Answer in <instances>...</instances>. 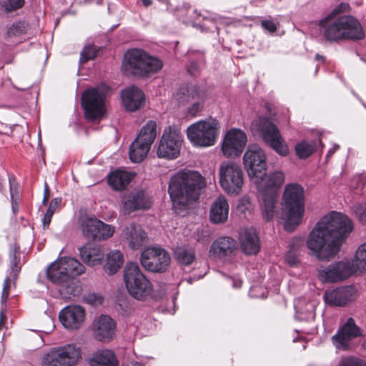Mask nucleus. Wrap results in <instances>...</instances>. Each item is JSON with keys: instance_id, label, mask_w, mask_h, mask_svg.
<instances>
[{"instance_id": "obj_15", "label": "nucleus", "mask_w": 366, "mask_h": 366, "mask_svg": "<svg viewBox=\"0 0 366 366\" xmlns=\"http://www.w3.org/2000/svg\"><path fill=\"white\" fill-rule=\"evenodd\" d=\"M357 272L354 265L349 260H340L330 264L327 267L318 269L321 281L338 282L343 281Z\"/></svg>"}, {"instance_id": "obj_20", "label": "nucleus", "mask_w": 366, "mask_h": 366, "mask_svg": "<svg viewBox=\"0 0 366 366\" xmlns=\"http://www.w3.org/2000/svg\"><path fill=\"white\" fill-rule=\"evenodd\" d=\"M50 272V276H47V278L53 284L57 285L58 292L62 299L70 300L72 297H76L81 293V287L74 278L66 274L57 277V273Z\"/></svg>"}, {"instance_id": "obj_52", "label": "nucleus", "mask_w": 366, "mask_h": 366, "mask_svg": "<svg viewBox=\"0 0 366 366\" xmlns=\"http://www.w3.org/2000/svg\"><path fill=\"white\" fill-rule=\"evenodd\" d=\"M61 202V198L56 197V198L53 199L51 201L49 206L46 212L49 213V214H51L53 215Z\"/></svg>"}, {"instance_id": "obj_33", "label": "nucleus", "mask_w": 366, "mask_h": 366, "mask_svg": "<svg viewBox=\"0 0 366 366\" xmlns=\"http://www.w3.org/2000/svg\"><path fill=\"white\" fill-rule=\"evenodd\" d=\"M124 237L129 241V247L132 249L139 248L147 237L146 233L139 226L131 224L124 228L122 231Z\"/></svg>"}, {"instance_id": "obj_39", "label": "nucleus", "mask_w": 366, "mask_h": 366, "mask_svg": "<svg viewBox=\"0 0 366 366\" xmlns=\"http://www.w3.org/2000/svg\"><path fill=\"white\" fill-rule=\"evenodd\" d=\"M174 257L183 265H189L195 260V252L192 247H179L174 250Z\"/></svg>"}, {"instance_id": "obj_18", "label": "nucleus", "mask_w": 366, "mask_h": 366, "mask_svg": "<svg viewBox=\"0 0 366 366\" xmlns=\"http://www.w3.org/2000/svg\"><path fill=\"white\" fill-rule=\"evenodd\" d=\"M50 272L57 273V277L66 276L73 278L84 272V266L77 259L72 257H63L51 263L46 269V276H50Z\"/></svg>"}, {"instance_id": "obj_62", "label": "nucleus", "mask_w": 366, "mask_h": 366, "mask_svg": "<svg viewBox=\"0 0 366 366\" xmlns=\"http://www.w3.org/2000/svg\"><path fill=\"white\" fill-rule=\"evenodd\" d=\"M142 2L145 7H148L152 4V0H142Z\"/></svg>"}, {"instance_id": "obj_8", "label": "nucleus", "mask_w": 366, "mask_h": 366, "mask_svg": "<svg viewBox=\"0 0 366 366\" xmlns=\"http://www.w3.org/2000/svg\"><path fill=\"white\" fill-rule=\"evenodd\" d=\"M252 127L260 134L264 142L282 157L289 154V147L276 125L268 118L260 117L252 122Z\"/></svg>"}, {"instance_id": "obj_28", "label": "nucleus", "mask_w": 366, "mask_h": 366, "mask_svg": "<svg viewBox=\"0 0 366 366\" xmlns=\"http://www.w3.org/2000/svg\"><path fill=\"white\" fill-rule=\"evenodd\" d=\"M354 287L351 285L340 287L325 294V302L335 306H344L352 300Z\"/></svg>"}, {"instance_id": "obj_45", "label": "nucleus", "mask_w": 366, "mask_h": 366, "mask_svg": "<svg viewBox=\"0 0 366 366\" xmlns=\"http://www.w3.org/2000/svg\"><path fill=\"white\" fill-rule=\"evenodd\" d=\"M96 53L97 50L93 46H86L84 48L83 51L81 52V56L79 60L80 63L84 64L87 62L89 60L94 59L96 57Z\"/></svg>"}, {"instance_id": "obj_64", "label": "nucleus", "mask_w": 366, "mask_h": 366, "mask_svg": "<svg viewBox=\"0 0 366 366\" xmlns=\"http://www.w3.org/2000/svg\"><path fill=\"white\" fill-rule=\"evenodd\" d=\"M193 26H194V27L199 29L201 31H204V30L203 24H193Z\"/></svg>"}, {"instance_id": "obj_54", "label": "nucleus", "mask_w": 366, "mask_h": 366, "mask_svg": "<svg viewBox=\"0 0 366 366\" xmlns=\"http://www.w3.org/2000/svg\"><path fill=\"white\" fill-rule=\"evenodd\" d=\"M357 216L358 217L360 222H366V204L360 205L357 208L355 211Z\"/></svg>"}, {"instance_id": "obj_1", "label": "nucleus", "mask_w": 366, "mask_h": 366, "mask_svg": "<svg viewBox=\"0 0 366 366\" xmlns=\"http://www.w3.org/2000/svg\"><path fill=\"white\" fill-rule=\"evenodd\" d=\"M352 229V221L344 214L333 211L324 216L307 237L310 255L320 261L334 258Z\"/></svg>"}, {"instance_id": "obj_12", "label": "nucleus", "mask_w": 366, "mask_h": 366, "mask_svg": "<svg viewBox=\"0 0 366 366\" xmlns=\"http://www.w3.org/2000/svg\"><path fill=\"white\" fill-rule=\"evenodd\" d=\"M219 183L228 194H238L243 185V173L241 167L233 161L222 162L219 169Z\"/></svg>"}, {"instance_id": "obj_40", "label": "nucleus", "mask_w": 366, "mask_h": 366, "mask_svg": "<svg viewBox=\"0 0 366 366\" xmlns=\"http://www.w3.org/2000/svg\"><path fill=\"white\" fill-rule=\"evenodd\" d=\"M352 24H330L325 28V38L330 41L343 39L344 26H352Z\"/></svg>"}, {"instance_id": "obj_9", "label": "nucleus", "mask_w": 366, "mask_h": 366, "mask_svg": "<svg viewBox=\"0 0 366 366\" xmlns=\"http://www.w3.org/2000/svg\"><path fill=\"white\" fill-rule=\"evenodd\" d=\"M81 358L79 347L68 344L50 350L41 357V366H74Z\"/></svg>"}, {"instance_id": "obj_19", "label": "nucleus", "mask_w": 366, "mask_h": 366, "mask_svg": "<svg viewBox=\"0 0 366 366\" xmlns=\"http://www.w3.org/2000/svg\"><path fill=\"white\" fill-rule=\"evenodd\" d=\"M361 335V329L355 324L354 319L350 317L332 337V341L337 349L345 350L350 340Z\"/></svg>"}, {"instance_id": "obj_2", "label": "nucleus", "mask_w": 366, "mask_h": 366, "mask_svg": "<svg viewBox=\"0 0 366 366\" xmlns=\"http://www.w3.org/2000/svg\"><path fill=\"white\" fill-rule=\"evenodd\" d=\"M206 182L199 172L183 169L173 175L169 182L168 192L176 209L186 208L199 199Z\"/></svg>"}, {"instance_id": "obj_51", "label": "nucleus", "mask_w": 366, "mask_h": 366, "mask_svg": "<svg viewBox=\"0 0 366 366\" xmlns=\"http://www.w3.org/2000/svg\"><path fill=\"white\" fill-rule=\"evenodd\" d=\"M285 262L290 266L293 267L298 264L299 258L293 251H289L285 255Z\"/></svg>"}, {"instance_id": "obj_31", "label": "nucleus", "mask_w": 366, "mask_h": 366, "mask_svg": "<svg viewBox=\"0 0 366 366\" xmlns=\"http://www.w3.org/2000/svg\"><path fill=\"white\" fill-rule=\"evenodd\" d=\"M179 104H185L193 100H203L206 98L205 92L199 86L193 85L182 86L176 94Z\"/></svg>"}, {"instance_id": "obj_17", "label": "nucleus", "mask_w": 366, "mask_h": 366, "mask_svg": "<svg viewBox=\"0 0 366 366\" xmlns=\"http://www.w3.org/2000/svg\"><path fill=\"white\" fill-rule=\"evenodd\" d=\"M81 230L85 237L93 240H103L111 237L114 232V227L105 224L96 217H86L81 224Z\"/></svg>"}, {"instance_id": "obj_21", "label": "nucleus", "mask_w": 366, "mask_h": 366, "mask_svg": "<svg viewBox=\"0 0 366 366\" xmlns=\"http://www.w3.org/2000/svg\"><path fill=\"white\" fill-rule=\"evenodd\" d=\"M122 203L124 212L127 214L137 210L148 209L152 206L149 196L144 191L125 193Z\"/></svg>"}, {"instance_id": "obj_22", "label": "nucleus", "mask_w": 366, "mask_h": 366, "mask_svg": "<svg viewBox=\"0 0 366 366\" xmlns=\"http://www.w3.org/2000/svg\"><path fill=\"white\" fill-rule=\"evenodd\" d=\"M237 249L236 240L229 237H220L215 239L209 248V256L214 259L226 261Z\"/></svg>"}, {"instance_id": "obj_27", "label": "nucleus", "mask_w": 366, "mask_h": 366, "mask_svg": "<svg viewBox=\"0 0 366 366\" xmlns=\"http://www.w3.org/2000/svg\"><path fill=\"white\" fill-rule=\"evenodd\" d=\"M351 7L349 4L342 2L335 6L325 18L317 23H359L357 20L350 14Z\"/></svg>"}, {"instance_id": "obj_58", "label": "nucleus", "mask_w": 366, "mask_h": 366, "mask_svg": "<svg viewBox=\"0 0 366 366\" xmlns=\"http://www.w3.org/2000/svg\"><path fill=\"white\" fill-rule=\"evenodd\" d=\"M52 214H49V213L46 212L45 214H44V217L42 219V223H43V226H44V228H48L49 224H50V222H51V217H52Z\"/></svg>"}, {"instance_id": "obj_50", "label": "nucleus", "mask_w": 366, "mask_h": 366, "mask_svg": "<svg viewBox=\"0 0 366 366\" xmlns=\"http://www.w3.org/2000/svg\"><path fill=\"white\" fill-rule=\"evenodd\" d=\"M9 181L11 199H13L14 198L16 197H19V184L15 181L14 177H9Z\"/></svg>"}, {"instance_id": "obj_43", "label": "nucleus", "mask_w": 366, "mask_h": 366, "mask_svg": "<svg viewBox=\"0 0 366 366\" xmlns=\"http://www.w3.org/2000/svg\"><path fill=\"white\" fill-rule=\"evenodd\" d=\"M296 317L300 320L311 321L315 320V305L313 302H307L305 309L301 308L296 312Z\"/></svg>"}, {"instance_id": "obj_11", "label": "nucleus", "mask_w": 366, "mask_h": 366, "mask_svg": "<svg viewBox=\"0 0 366 366\" xmlns=\"http://www.w3.org/2000/svg\"><path fill=\"white\" fill-rule=\"evenodd\" d=\"M106 94L99 87L85 90L81 94V106L85 118L91 122L100 119L105 112Z\"/></svg>"}, {"instance_id": "obj_60", "label": "nucleus", "mask_w": 366, "mask_h": 366, "mask_svg": "<svg viewBox=\"0 0 366 366\" xmlns=\"http://www.w3.org/2000/svg\"><path fill=\"white\" fill-rule=\"evenodd\" d=\"M16 31H17L16 25L12 24L7 31L8 36L15 35Z\"/></svg>"}, {"instance_id": "obj_24", "label": "nucleus", "mask_w": 366, "mask_h": 366, "mask_svg": "<svg viewBox=\"0 0 366 366\" xmlns=\"http://www.w3.org/2000/svg\"><path fill=\"white\" fill-rule=\"evenodd\" d=\"M116 329L115 321L108 315H102L94 323V337L98 341L108 342L114 338Z\"/></svg>"}, {"instance_id": "obj_16", "label": "nucleus", "mask_w": 366, "mask_h": 366, "mask_svg": "<svg viewBox=\"0 0 366 366\" xmlns=\"http://www.w3.org/2000/svg\"><path fill=\"white\" fill-rule=\"evenodd\" d=\"M247 142L244 132L239 129H231L225 134L221 150L227 158H235L242 153Z\"/></svg>"}, {"instance_id": "obj_53", "label": "nucleus", "mask_w": 366, "mask_h": 366, "mask_svg": "<svg viewBox=\"0 0 366 366\" xmlns=\"http://www.w3.org/2000/svg\"><path fill=\"white\" fill-rule=\"evenodd\" d=\"M86 301L93 305H100L102 303V297L95 294H89L86 296Z\"/></svg>"}, {"instance_id": "obj_10", "label": "nucleus", "mask_w": 366, "mask_h": 366, "mask_svg": "<svg viewBox=\"0 0 366 366\" xmlns=\"http://www.w3.org/2000/svg\"><path fill=\"white\" fill-rule=\"evenodd\" d=\"M243 164L249 177L255 183L266 174L267 157L264 151L257 145H249L244 156Z\"/></svg>"}, {"instance_id": "obj_49", "label": "nucleus", "mask_w": 366, "mask_h": 366, "mask_svg": "<svg viewBox=\"0 0 366 366\" xmlns=\"http://www.w3.org/2000/svg\"><path fill=\"white\" fill-rule=\"evenodd\" d=\"M11 280L10 277H6L4 282V286L2 289V293L1 297V303H4L6 302L9 295V290L11 287Z\"/></svg>"}, {"instance_id": "obj_38", "label": "nucleus", "mask_w": 366, "mask_h": 366, "mask_svg": "<svg viewBox=\"0 0 366 366\" xmlns=\"http://www.w3.org/2000/svg\"><path fill=\"white\" fill-rule=\"evenodd\" d=\"M317 143L321 144V141H302L295 146L296 154L300 159H306L309 157L316 151Z\"/></svg>"}, {"instance_id": "obj_34", "label": "nucleus", "mask_w": 366, "mask_h": 366, "mask_svg": "<svg viewBox=\"0 0 366 366\" xmlns=\"http://www.w3.org/2000/svg\"><path fill=\"white\" fill-rule=\"evenodd\" d=\"M124 255L119 250H113L107 254L106 262L103 269L109 275H112L122 267L124 264Z\"/></svg>"}, {"instance_id": "obj_14", "label": "nucleus", "mask_w": 366, "mask_h": 366, "mask_svg": "<svg viewBox=\"0 0 366 366\" xmlns=\"http://www.w3.org/2000/svg\"><path fill=\"white\" fill-rule=\"evenodd\" d=\"M183 137L179 129L169 127L162 136L157 149L159 158L173 159L179 155Z\"/></svg>"}, {"instance_id": "obj_26", "label": "nucleus", "mask_w": 366, "mask_h": 366, "mask_svg": "<svg viewBox=\"0 0 366 366\" xmlns=\"http://www.w3.org/2000/svg\"><path fill=\"white\" fill-rule=\"evenodd\" d=\"M123 106L129 112H134L141 108L145 100L143 92L136 86H129L121 92Z\"/></svg>"}, {"instance_id": "obj_37", "label": "nucleus", "mask_w": 366, "mask_h": 366, "mask_svg": "<svg viewBox=\"0 0 366 366\" xmlns=\"http://www.w3.org/2000/svg\"><path fill=\"white\" fill-rule=\"evenodd\" d=\"M157 136V123L154 121H149L144 125L135 139L145 143L151 147Z\"/></svg>"}, {"instance_id": "obj_35", "label": "nucleus", "mask_w": 366, "mask_h": 366, "mask_svg": "<svg viewBox=\"0 0 366 366\" xmlns=\"http://www.w3.org/2000/svg\"><path fill=\"white\" fill-rule=\"evenodd\" d=\"M91 366H117L118 360L114 353L109 350L96 352L90 360Z\"/></svg>"}, {"instance_id": "obj_13", "label": "nucleus", "mask_w": 366, "mask_h": 366, "mask_svg": "<svg viewBox=\"0 0 366 366\" xmlns=\"http://www.w3.org/2000/svg\"><path fill=\"white\" fill-rule=\"evenodd\" d=\"M142 266L147 271L156 273L165 272L170 264L169 254L163 248L152 247L144 249L141 254Z\"/></svg>"}, {"instance_id": "obj_3", "label": "nucleus", "mask_w": 366, "mask_h": 366, "mask_svg": "<svg viewBox=\"0 0 366 366\" xmlns=\"http://www.w3.org/2000/svg\"><path fill=\"white\" fill-rule=\"evenodd\" d=\"M284 227L287 232H292L299 225L304 214V189L298 184H287L283 194Z\"/></svg>"}, {"instance_id": "obj_59", "label": "nucleus", "mask_w": 366, "mask_h": 366, "mask_svg": "<svg viewBox=\"0 0 366 366\" xmlns=\"http://www.w3.org/2000/svg\"><path fill=\"white\" fill-rule=\"evenodd\" d=\"M19 197L14 198L11 199V208L14 213H16L18 211L19 203H18Z\"/></svg>"}, {"instance_id": "obj_47", "label": "nucleus", "mask_w": 366, "mask_h": 366, "mask_svg": "<svg viewBox=\"0 0 366 366\" xmlns=\"http://www.w3.org/2000/svg\"><path fill=\"white\" fill-rule=\"evenodd\" d=\"M339 366H366V364L359 358L347 357L340 361Z\"/></svg>"}, {"instance_id": "obj_6", "label": "nucleus", "mask_w": 366, "mask_h": 366, "mask_svg": "<svg viewBox=\"0 0 366 366\" xmlns=\"http://www.w3.org/2000/svg\"><path fill=\"white\" fill-rule=\"evenodd\" d=\"M124 280L129 294L138 300H144L152 294V285L137 263L126 264Z\"/></svg>"}, {"instance_id": "obj_30", "label": "nucleus", "mask_w": 366, "mask_h": 366, "mask_svg": "<svg viewBox=\"0 0 366 366\" xmlns=\"http://www.w3.org/2000/svg\"><path fill=\"white\" fill-rule=\"evenodd\" d=\"M229 215V204L224 197H217L212 204L209 210V220L218 224L227 222Z\"/></svg>"}, {"instance_id": "obj_4", "label": "nucleus", "mask_w": 366, "mask_h": 366, "mask_svg": "<svg viewBox=\"0 0 366 366\" xmlns=\"http://www.w3.org/2000/svg\"><path fill=\"white\" fill-rule=\"evenodd\" d=\"M163 66L162 61L140 49H129L124 54L122 67L128 74L139 77L148 76Z\"/></svg>"}, {"instance_id": "obj_5", "label": "nucleus", "mask_w": 366, "mask_h": 366, "mask_svg": "<svg viewBox=\"0 0 366 366\" xmlns=\"http://www.w3.org/2000/svg\"><path fill=\"white\" fill-rule=\"evenodd\" d=\"M264 177L265 178L262 177L256 184L262 197L261 210L263 217L270 221L275 213L278 191L285 182V174L282 171H275Z\"/></svg>"}, {"instance_id": "obj_63", "label": "nucleus", "mask_w": 366, "mask_h": 366, "mask_svg": "<svg viewBox=\"0 0 366 366\" xmlns=\"http://www.w3.org/2000/svg\"><path fill=\"white\" fill-rule=\"evenodd\" d=\"M4 319H5V316L4 315L3 310H0V327L3 324Z\"/></svg>"}, {"instance_id": "obj_61", "label": "nucleus", "mask_w": 366, "mask_h": 366, "mask_svg": "<svg viewBox=\"0 0 366 366\" xmlns=\"http://www.w3.org/2000/svg\"><path fill=\"white\" fill-rule=\"evenodd\" d=\"M338 149H339V146L338 145H335L333 147V148L330 149L328 151L327 154V158L330 157L335 152V151H337Z\"/></svg>"}, {"instance_id": "obj_25", "label": "nucleus", "mask_w": 366, "mask_h": 366, "mask_svg": "<svg viewBox=\"0 0 366 366\" xmlns=\"http://www.w3.org/2000/svg\"><path fill=\"white\" fill-rule=\"evenodd\" d=\"M239 242L242 252L247 255H255L260 250V239L253 228L242 229Z\"/></svg>"}, {"instance_id": "obj_55", "label": "nucleus", "mask_w": 366, "mask_h": 366, "mask_svg": "<svg viewBox=\"0 0 366 366\" xmlns=\"http://www.w3.org/2000/svg\"><path fill=\"white\" fill-rule=\"evenodd\" d=\"M21 269V267L19 264H11V272H10V278L14 281V284H15V281L18 278L19 272Z\"/></svg>"}, {"instance_id": "obj_36", "label": "nucleus", "mask_w": 366, "mask_h": 366, "mask_svg": "<svg viewBox=\"0 0 366 366\" xmlns=\"http://www.w3.org/2000/svg\"><path fill=\"white\" fill-rule=\"evenodd\" d=\"M150 147L146 145L141 141L135 139L131 144L129 149V158L132 162H141L147 157Z\"/></svg>"}, {"instance_id": "obj_46", "label": "nucleus", "mask_w": 366, "mask_h": 366, "mask_svg": "<svg viewBox=\"0 0 366 366\" xmlns=\"http://www.w3.org/2000/svg\"><path fill=\"white\" fill-rule=\"evenodd\" d=\"M20 248L16 243L10 244L9 259L11 264H19L20 262Z\"/></svg>"}, {"instance_id": "obj_44", "label": "nucleus", "mask_w": 366, "mask_h": 366, "mask_svg": "<svg viewBox=\"0 0 366 366\" xmlns=\"http://www.w3.org/2000/svg\"><path fill=\"white\" fill-rule=\"evenodd\" d=\"M24 3V0H0V4L7 12L22 8Z\"/></svg>"}, {"instance_id": "obj_29", "label": "nucleus", "mask_w": 366, "mask_h": 366, "mask_svg": "<svg viewBox=\"0 0 366 366\" xmlns=\"http://www.w3.org/2000/svg\"><path fill=\"white\" fill-rule=\"evenodd\" d=\"M79 250L81 259L87 265L95 266L102 264L104 255L99 245L86 243Z\"/></svg>"}, {"instance_id": "obj_48", "label": "nucleus", "mask_w": 366, "mask_h": 366, "mask_svg": "<svg viewBox=\"0 0 366 366\" xmlns=\"http://www.w3.org/2000/svg\"><path fill=\"white\" fill-rule=\"evenodd\" d=\"M196 102L187 109V114L190 117H195L203 108V100H195Z\"/></svg>"}, {"instance_id": "obj_57", "label": "nucleus", "mask_w": 366, "mask_h": 366, "mask_svg": "<svg viewBox=\"0 0 366 366\" xmlns=\"http://www.w3.org/2000/svg\"><path fill=\"white\" fill-rule=\"evenodd\" d=\"M262 28L270 34H273L277 29V25L280 24H261Z\"/></svg>"}, {"instance_id": "obj_23", "label": "nucleus", "mask_w": 366, "mask_h": 366, "mask_svg": "<svg viewBox=\"0 0 366 366\" xmlns=\"http://www.w3.org/2000/svg\"><path fill=\"white\" fill-rule=\"evenodd\" d=\"M59 318L65 328L77 330L84 322L85 310L80 305L66 306L59 312Z\"/></svg>"}, {"instance_id": "obj_56", "label": "nucleus", "mask_w": 366, "mask_h": 366, "mask_svg": "<svg viewBox=\"0 0 366 366\" xmlns=\"http://www.w3.org/2000/svg\"><path fill=\"white\" fill-rule=\"evenodd\" d=\"M50 197V190L48 184L46 183L44 185V197L42 200V204L44 205H46L47 202Z\"/></svg>"}, {"instance_id": "obj_32", "label": "nucleus", "mask_w": 366, "mask_h": 366, "mask_svg": "<svg viewBox=\"0 0 366 366\" xmlns=\"http://www.w3.org/2000/svg\"><path fill=\"white\" fill-rule=\"evenodd\" d=\"M134 177L133 173L117 169L108 175L107 182L112 189L121 191L127 187Z\"/></svg>"}, {"instance_id": "obj_7", "label": "nucleus", "mask_w": 366, "mask_h": 366, "mask_svg": "<svg viewBox=\"0 0 366 366\" xmlns=\"http://www.w3.org/2000/svg\"><path fill=\"white\" fill-rule=\"evenodd\" d=\"M219 130L217 120L209 118L199 121L188 127L187 136L194 146L207 147L213 146L217 141Z\"/></svg>"}, {"instance_id": "obj_41", "label": "nucleus", "mask_w": 366, "mask_h": 366, "mask_svg": "<svg viewBox=\"0 0 366 366\" xmlns=\"http://www.w3.org/2000/svg\"><path fill=\"white\" fill-rule=\"evenodd\" d=\"M352 263L357 272H366V242L358 247Z\"/></svg>"}, {"instance_id": "obj_42", "label": "nucleus", "mask_w": 366, "mask_h": 366, "mask_svg": "<svg viewBox=\"0 0 366 366\" xmlns=\"http://www.w3.org/2000/svg\"><path fill=\"white\" fill-rule=\"evenodd\" d=\"M365 36L362 24L344 26L343 39H362Z\"/></svg>"}]
</instances>
